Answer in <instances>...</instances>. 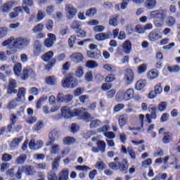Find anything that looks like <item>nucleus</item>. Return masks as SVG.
Wrapping results in <instances>:
<instances>
[{
    "mask_svg": "<svg viewBox=\"0 0 180 180\" xmlns=\"http://www.w3.org/2000/svg\"><path fill=\"white\" fill-rule=\"evenodd\" d=\"M61 115L65 119H70V117H72V116H79L82 120L84 122H91L92 120V115L88 112L84 108L78 109L75 108L73 111H71V108L68 106H63L60 109Z\"/></svg>",
    "mask_w": 180,
    "mask_h": 180,
    "instance_id": "f257e3e1",
    "label": "nucleus"
},
{
    "mask_svg": "<svg viewBox=\"0 0 180 180\" xmlns=\"http://www.w3.org/2000/svg\"><path fill=\"white\" fill-rule=\"evenodd\" d=\"M29 44H30V39L25 37H20L16 39L11 37L10 39L4 41L2 43V46H7L9 47V49H12V47H15V49H20L27 47Z\"/></svg>",
    "mask_w": 180,
    "mask_h": 180,
    "instance_id": "f03ea898",
    "label": "nucleus"
},
{
    "mask_svg": "<svg viewBox=\"0 0 180 180\" xmlns=\"http://www.w3.org/2000/svg\"><path fill=\"white\" fill-rule=\"evenodd\" d=\"M24 172L25 175H34L36 174V170L34 168L30 165H25L18 167V172L15 175L17 179H20L22 178V173Z\"/></svg>",
    "mask_w": 180,
    "mask_h": 180,
    "instance_id": "7ed1b4c3",
    "label": "nucleus"
},
{
    "mask_svg": "<svg viewBox=\"0 0 180 180\" xmlns=\"http://www.w3.org/2000/svg\"><path fill=\"white\" fill-rule=\"evenodd\" d=\"M78 85V80L72 76H67L62 80V86L63 88H75Z\"/></svg>",
    "mask_w": 180,
    "mask_h": 180,
    "instance_id": "20e7f679",
    "label": "nucleus"
},
{
    "mask_svg": "<svg viewBox=\"0 0 180 180\" xmlns=\"http://www.w3.org/2000/svg\"><path fill=\"white\" fill-rule=\"evenodd\" d=\"M150 18L153 19H155V20H165L166 16H167V11L163 9H160L157 11H151L150 13Z\"/></svg>",
    "mask_w": 180,
    "mask_h": 180,
    "instance_id": "39448f33",
    "label": "nucleus"
},
{
    "mask_svg": "<svg viewBox=\"0 0 180 180\" xmlns=\"http://www.w3.org/2000/svg\"><path fill=\"white\" fill-rule=\"evenodd\" d=\"M119 98L122 101H130L134 96V90L133 89H128L123 93H120Z\"/></svg>",
    "mask_w": 180,
    "mask_h": 180,
    "instance_id": "423d86ee",
    "label": "nucleus"
},
{
    "mask_svg": "<svg viewBox=\"0 0 180 180\" xmlns=\"http://www.w3.org/2000/svg\"><path fill=\"white\" fill-rule=\"evenodd\" d=\"M16 86H18L16 80L12 78L9 79L7 87L8 95H11V94H18V90L15 89Z\"/></svg>",
    "mask_w": 180,
    "mask_h": 180,
    "instance_id": "0eeeda50",
    "label": "nucleus"
},
{
    "mask_svg": "<svg viewBox=\"0 0 180 180\" xmlns=\"http://www.w3.org/2000/svg\"><path fill=\"white\" fill-rule=\"evenodd\" d=\"M124 79L127 85H130V84L133 83L134 79V73L131 69H126Z\"/></svg>",
    "mask_w": 180,
    "mask_h": 180,
    "instance_id": "6e6552de",
    "label": "nucleus"
},
{
    "mask_svg": "<svg viewBox=\"0 0 180 180\" xmlns=\"http://www.w3.org/2000/svg\"><path fill=\"white\" fill-rule=\"evenodd\" d=\"M65 11L67 12L66 16L68 19H72L77 15V8L71 4H67L65 6Z\"/></svg>",
    "mask_w": 180,
    "mask_h": 180,
    "instance_id": "1a4fd4ad",
    "label": "nucleus"
},
{
    "mask_svg": "<svg viewBox=\"0 0 180 180\" xmlns=\"http://www.w3.org/2000/svg\"><path fill=\"white\" fill-rule=\"evenodd\" d=\"M13 5H15V2L13 1H7L0 6V11L3 13H8V12H11V11H12Z\"/></svg>",
    "mask_w": 180,
    "mask_h": 180,
    "instance_id": "9d476101",
    "label": "nucleus"
},
{
    "mask_svg": "<svg viewBox=\"0 0 180 180\" xmlns=\"http://www.w3.org/2000/svg\"><path fill=\"white\" fill-rule=\"evenodd\" d=\"M49 38H46L44 41V45L46 47H53L54 45V42L57 40V38L56 37V34L49 33L47 34Z\"/></svg>",
    "mask_w": 180,
    "mask_h": 180,
    "instance_id": "9b49d317",
    "label": "nucleus"
},
{
    "mask_svg": "<svg viewBox=\"0 0 180 180\" xmlns=\"http://www.w3.org/2000/svg\"><path fill=\"white\" fill-rule=\"evenodd\" d=\"M20 77L22 79L25 81L29 77H31V78H34V77H36V74L34 73V71H33V70L32 69H24Z\"/></svg>",
    "mask_w": 180,
    "mask_h": 180,
    "instance_id": "f8f14e48",
    "label": "nucleus"
},
{
    "mask_svg": "<svg viewBox=\"0 0 180 180\" xmlns=\"http://www.w3.org/2000/svg\"><path fill=\"white\" fill-rule=\"evenodd\" d=\"M34 0H22V8L27 15H30L29 6H33Z\"/></svg>",
    "mask_w": 180,
    "mask_h": 180,
    "instance_id": "ddd939ff",
    "label": "nucleus"
},
{
    "mask_svg": "<svg viewBox=\"0 0 180 180\" xmlns=\"http://www.w3.org/2000/svg\"><path fill=\"white\" fill-rule=\"evenodd\" d=\"M57 137H58V132L57 130L53 129L49 134V141L46 143V146H53Z\"/></svg>",
    "mask_w": 180,
    "mask_h": 180,
    "instance_id": "4468645a",
    "label": "nucleus"
},
{
    "mask_svg": "<svg viewBox=\"0 0 180 180\" xmlns=\"http://www.w3.org/2000/svg\"><path fill=\"white\" fill-rule=\"evenodd\" d=\"M118 169L124 174H127V169H129L127 160L123 159L121 162H118Z\"/></svg>",
    "mask_w": 180,
    "mask_h": 180,
    "instance_id": "2eb2a0df",
    "label": "nucleus"
},
{
    "mask_svg": "<svg viewBox=\"0 0 180 180\" xmlns=\"http://www.w3.org/2000/svg\"><path fill=\"white\" fill-rule=\"evenodd\" d=\"M128 119L129 117L126 114L121 115L118 117V124L120 129H123L126 126Z\"/></svg>",
    "mask_w": 180,
    "mask_h": 180,
    "instance_id": "dca6fc26",
    "label": "nucleus"
},
{
    "mask_svg": "<svg viewBox=\"0 0 180 180\" xmlns=\"http://www.w3.org/2000/svg\"><path fill=\"white\" fill-rule=\"evenodd\" d=\"M70 58L73 63H81L84 60V56L81 53H75L70 56Z\"/></svg>",
    "mask_w": 180,
    "mask_h": 180,
    "instance_id": "f3484780",
    "label": "nucleus"
},
{
    "mask_svg": "<svg viewBox=\"0 0 180 180\" xmlns=\"http://www.w3.org/2000/svg\"><path fill=\"white\" fill-rule=\"evenodd\" d=\"M87 56L89 58H92V59H94V60H98V58H99L101 56V51H99L98 49L96 51H89L87 52Z\"/></svg>",
    "mask_w": 180,
    "mask_h": 180,
    "instance_id": "a211bd4d",
    "label": "nucleus"
},
{
    "mask_svg": "<svg viewBox=\"0 0 180 180\" xmlns=\"http://www.w3.org/2000/svg\"><path fill=\"white\" fill-rule=\"evenodd\" d=\"M61 160V157H56L51 165L52 168V172H57V170L58 169V167H60V161Z\"/></svg>",
    "mask_w": 180,
    "mask_h": 180,
    "instance_id": "6ab92c4d",
    "label": "nucleus"
},
{
    "mask_svg": "<svg viewBox=\"0 0 180 180\" xmlns=\"http://www.w3.org/2000/svg\"><path fill=\"white\" fill-rule=\"evenodd\" d=\"M69 172L68 169H63L58 174V180H68Z\"/></svg>",
    "mask_w": 180,
    "mask_h": 180,
    "instance_id": "aec40b11",
    "label": "nucleus"
},
{
    "mask_svg": "<svg viewBox=\"0 0 180 180\" xmlns=\"http://www.w3.org/2000/svg\"><path fill=\"white\" fill-rule=\"evenodd\" d=\"M25 95H26V90L25 88H20L17 94V98H15L16 102H22V99L25 98Z\"/></svg>",
    "mask_w": 180,
    "mask_h": 180,
    "instance_id": "412c9836",
    "label": "nucleus"
},
{
    "mask_svg": "<svg viewBox=\"0 0 180 180\" xmlns=\"http://www.w3.org/2000/svg\"><path fill=\"white\" fill-rule=\"evenodd\" d=\"M157 6V0H146L144 3V6L146 9H154Z\"/></svg>",
    "mask_w": 180,
    "mask_h": 180,
    "instance_id": "4be33fe9",
    "label": "nucleus"
},
{
    "mask_svg": "<svg viewBox=\"0 0 180 180\" xmlns=\"http://www.w3.org/2000/svg\"><path fill=\"white\" fill-rule=\"evenodd\" d=\"M22 141H23V138L14 139L10 144V147H11V150H16V148H18V147H19V143H22Z\"/></svg>",
    "mask_w": 180,
    "mask_h": 180,
    "instance_id": "5701e85b",
    "label": "nucleus"
},
{
    "mask_svg": "<svg viewBox=\"0 0 180 180\" xmlns=\"http://www.w3.org/2000/svg\"><path fill=\"white\" fill-rule=\"evenodd\" d=\"M123 51L127 54H130L131 51V42L129 40H126L122 45Z\"/></svg>",
    "mask_w": 180,
    "mask_h": 180,
    "instance_id": "b1692460",
    "label": "nucleus"
},
{
    "mask_svg": "<svg viewBox=\"0 0 180 180\" xmlns=\"http://www.w3.org/2000/svg\"><path fill=\"white\" fill-rule=\"evenodd\" d=\"M148 37L150 41H156V40L161 39V35L156 30H153L149 34Z\"/></svg>",
    "mask_w": 180,
    "mask_h": 180,
    "instance_id": "393cba45",
    "label": "nucleus"
},
{
    "mask_svg": "<svg viewBox=\"0 0 180 180\" xmlns=\"http://www.w3.org/2000/svg\"><path fill=\"white\" fill-rule=\"evenodd\" d=\"M41 53V44H40V41H35L34 56H35V57H37L40 56Z\"/></svg>",
    "mask_w": 180,
    "mask_h": 180,
    "instance_id": "a878e982",
    "label": "nucleus"
},
{
    "mask_svg": "<svg viewBox=\"0 0 180 180\" xmlns=\"http://www.w3.org/2000/svg\"><path fill=\"white\" fill-rule=\"evenodd\" d=\"M146 85H147V81L141 79L137 81L135 88L136 91H141V89L146 88Z\"/></svg>",
    "mask_w": 180,
    "mask_h": 180,
    "instance_id": "bb28decb",
    "label": "nucleus"
},
{
    "mask_svg": "<svg viewBox=\"0 0 180 180\" xmlns=\"http://www.w3.org/2000/svg\"><path fill=\"white\" fill-rule=\"evenodd\" d=\"M27 159V156L25 154H21L20 156L16 158L15 164L17 165H22V164H25Z\"/></svg>",
    "mask_w": 180,
    "mask_h": 180,
    "instance_id": "cd10ccee",
    "label": "nucleus"
},
{
    "mask_svg": "<svg viewBox=\"0 0 180 180\" xmlns=\"http://www.w3.org/2000/svg\"><path fill=\"white\" fill-rule=\"evenodd\" d=\"M54 56V53L51 51H49L46 53H45L42 56H41V60L43 61H45L46 63H48V61H50L51 58H53Z\"/></svg>",
    "mask_w": 180,
    "mask_h": 180,
    "instance_id": "c85d7f7f",
    "label": "nucleus"
},
{
    "mask_svg": "<svg viewBox=\"0 0 180 180\" xmlns=\"http://www.w3.org/2000/svg\"><path fill=\"white\" fill-rule=\"evenodd\" d=\"M103 68L108 72H111V74H114L116 72V66L109 63L103 65Z\"/></svg>",
    "mask_w": 180,
    "mask_h": 180,
    "instance_id": "c756f323",
    "label": "nucleus"
},
{
    "mask_svg": "<svg viewBox=\"0 0 180 180\" xmlns=\"http://www.w3.org/2000/svg\"><path fill=\"white\" fill-rule=\"evenodd\" d=\"M147 77L150 81L155 79L156 78H158V72L154 70H151L148 72Z\"/></svg>",
    "mask_w": 180,
    "mask_h": 180,
    "instance_id": "7c9ffc66",
    "label": "nucleus"
},
{
    "mask_svg": "<svg viewBox=\"0 0 180 180\" xmlns=\"http://www.w3.org/2000/svg\"><path fill=\"white\" fill-rule=\"evenodd\" d=\"M97 147L98 148V150L101 153H105L106 150V143L103 141H98L97 143Z\"/></svg>",
    "mask_w": 180,
    "mask_h": 180,
    "instance_id": "2f4dec72",
    "label": "nucleus"
},
{
    "mask_svg": "<svg viewBox=\"0 0 180 180\" xmlns=\"http://www.w3.org/2000/svg\"><path fill=\"white\" fill-rule=\"evenodd\" d=\"M118 18H119L118 15H114L110 17L109 20V23L110 26H114V27L117 26V24L119 23V21L117 20Z\"/></svg>",
    "mask_w": 180,
    "mask_h": 180,
    "instance_id": "473e14b6",
    "label": "nucleus"
},
{
    "mask_svg": "<svg viewBox=\"0 0 180 180\" xmlns=\"http://www.w3.org/2000/svg\"><path fill=\"white\" fill-rule=\"evenodd\" d=\"M75 75L77 78H81L84 77V67L79 66L77 68L75 72Z\"/></svg>",
    "mask_w": 180,
    "mask_h": 180,
    "instance_id": "72a5a7b5",
    "label": "nucleus"
},
{
    "mask_svg": "<svg viewBox=\"0 0 180 180\" xmlns=\"http://www.w3.org/2000/svg\"><path fill=\"white\" fill-rule=\"evenodd\" d=\"M175 23H176V20H175V18L172 16L167 17L166 20L167 26H168L169 27H172V26H174Z\"/></svg>",
    "mask_w": 180,
    "mask_h": 180,
    "instance_id": "f704fd0d",
    "label": "nucleus"
},
{
    "mask_svg": "<svg viewBox=\"0 0 180 180\" xmlns=\"http://www.w3.org/2000/svg\"><path fill=\"white\" fill-rule=\"evenodd\" d=\"M95 39L98 41H103L104 40H108V37H106L105 32H101L99 34H96L95 35Z\"/></svg>",
    "mask_w": 180,
    "mask_h": 180,
    "instance_id": "c9c22d12",
    "label": "nucleus"
},
{
    "mask_svg": "<svg viewBox=\"0 0 180 180\" xmlns=\"http://www.w3.org/2000/svg\"><path fill=\"white\" fill-rule=\"evenodd\" d=\"M46 83L48 84V85H56L57 84V79H56V77L54 76H50L45 79Z\"/></svg>",
    "mask_w": 180,
    "mask_h": 180,
    "instance_id": "e433bc0d",
    "label": "nucleus"
},
{
    "mask_svg": "<svg viewBox=\"0 0 180 180\" xmlns=\"http://www.w3.org/2000/svg\"><path fill=\"white\" fill-rule=\"evenodd\" d=\"M57 64V58H52L50 62L45 66V70L50 71L53 67Z\"/></svg>",
    "mask_w": 180,
    "mask_h": 180,
    "instance_id": "4c0bfd02",
    "label": "nucleus"
},
{
    "mask_svg": "<svg viewBox=\"0 0 180 180\" xmlns=\"http://www.w3.org/2000/svg\"><path fill=\"white\" fill-rule=\"evenodd\" d=\"M13 71L15 75H20V73L22 72V64L19 63H16L13 67Z\"/></svg>",
    "mask_w": 180,
    "mask_h": 180,
    "instance_id": "58836bf2",
    "label": "nucleus"
},
{
    "mask_svg": "<svg viewBox=\"0 0 180 180\" xmlns=\"http://www.w3.org/2000/svg\"><path fill=\"white\" fill-rule=\"evenodd\" d=\"M102 124V122L99 120H94L91 122L89 127L90 129H96V127H99Z\"/></svg>",
    "mask_w": 180,
    "mask_h": 180,
    "instance_id": "ea45409f",
    "label": "nucleus"
},
{
    "mask_svg": "<svg viewBox=\"0 0 180 180\" xmlns=\"http://www.w3.org/2000/svg\"><path fill=\"white\" fill-rule=\"evenodd\" d=\"M74 143H75V139L73 137L68 136L63 139V143L65 146H71V144H74Z\"/></svg>",
    "mask_w": 180,
    "mask_h": 180,
    "instance_id": "a19ab883",
    "label": "nucleus"
},
{
    "mask_svg": "<svg viewBox=\"0 0 180 180\" xmlns=\"http://www.w3.org/2000/svg\"><path fill=\"white\" fill-rule=\"evenodd\" d=\"M70 27L71 29H73V30H78L81 29V21L74 20L72 22Z\"/></svg>",
    "mask_w": 180,
    "mask_h": 180,
    "instance_id": "79ce46f5",
    "label": "nucleus"
},
{
    "mask_svg": "<svg viewBox=\"0 0 180 180\" xmlns=\"http://www.w3.org/2000/svg\"><path fill=\"white\" fill-rule=\"evenodd\" d=\"M86 67L87 68H90L92 70V69L96 68V67H98V63L95 60H88L86 63Z\"/></svg>",
    "mask_w": 180,
    "mask_h": 180,
    "instance_id": "37998d69",
    "label": "nucleus"
},
{
    "mask_svg": "<svg viewBox=\"0 0 180 180\" xmlns=\"http://www.w3.org/2000/svg\"><path fill=\"white\" fill-rule=\"evenodd\" d=\"M43 126H44V122L41 120L38 121L34 126V131H39L41 130V129H43Z\"/></svg>",
    "mask_w": 180,
    "mask_h": 180,
    "instance_id": "c03bdc74",
    "label": "nucleus"
},
{
    "mask_svg": "<svg viewBox=\"0 0 180 180\" xmlns=\"http://www.w3.org/2000/svg\"><path fill=\"white\" fill-rule=\"evenodd\" d=\"M171 140H172V136L169 134V132L165 133V136L162 139L163 143L165 144H168Z\"/></svg>",
    "mask_w": 180,
    "mask_h": 180,
    "instance_id": "a18cd8bd",
    "label": "nucleus"
},
{
    "mask_svg": "<svg viewBox=\"0 0 180 180\" xmlns=\"http://www.w3.org/2000/svg\"><path fill=\"white\" fill-rule=\"evenodd\" d=\"M48 180H58V177L57 176V174L56 172H49L47 174Z\"/></svg>",
    "mask_w": 180,
    "mask_h": 180,
    "instance_id": "49530a36",
    "label": "nucleus"
},
{
    "mask_svg": "<svg viewBox=\"0 0 180 180\" xmlns=\"http://www.w3.org/2000/svg\"><path fill=\"white\" fill-rule=\"evenodd\" d=\"M44 29V25L39 23L32 30L33 33H39V32H41Z\"/></svg>",
    "mask_w": 180,
    "mask_h": 180,
    "instance_id": "de8ad7c7",
    "label": "nucleus"
},
{
    "mask_svg": "<svg viewBox=\"0 0 180 180\" xmlns=\"http://www.w3.org/2000/svg\"><path fill=\"white\" fill-rule=\"evenodd\" d=\"M97 11L98 10L95 7L89 8L86 12V16H89V17L94 16V15H96Z\"/></svg>",
    "mask_w": 180,
    "mask_h": 180,
    "instance_id": "09e8293b",
    "label": "nucleus"
},
{
    "mask_svg": "<svg viewBox=\"0 0 180 180\" xmlns=\"http://www.w3.org/2000/svg\"><path fill=\"white\" fill-rule=\"evenodd\" d=\"M76 169H77V171H82L83 172H86L88 171H91V167L86 165H77L76 166Z\"/></svg>",
    "mask_w": 180,
    "mask_h": 180,
    "instance_id": "8fccbe9b",
    "label": "nucleus"
},
{
    "mask_svg": "<svg viewBox=\"0 0 180 180\" xmlns=\"http://www.w3.org/2000/svg\"><path fill=\"white\" fill-rule=\"evenodd\" d=\"M54 25V22H53V20H48L45 24L46 28L49 32H53V26Z\"/></svg>",
    "mask_w": 180,
    "mask_h": 180,
    "instance_id": "3c124183",
    "label": "nucleus"
},
{
    "mask_svg": "<svg viewBox=\"0 0 180 180\" xmlns=\"http://www.w3.org/2000/svg\"><path fill=\"white\" fill-rule=\"evenodd\" d=\"M60 145H57V144H52V146L51 148V154H57V153H58V151H60Z\"/></svg>",
    "mask_w": 180,
    "mask_h": 180,
    "instance_id": "603ef678",
    "label": "nucleus"
},
{
    "mask_svg": "<svg viewBox=\"0 0 180 180\" xmlns=\"http://www.w3.org/2000/svg\"><path fill=\"white\" fill-rule=\"evenodd\" d=\"M127 151H128V154L131 157V160H136V152L134 151V150H133V148L128 147Z\"/></svg>",
    "mask_w": 180,
    "mask_h": 180,
    "instance_id": "864d4df0",
    "label": "nucleus"
},
{
    "mask_svg": "<svg viewBox=\"0 0 180 180\" xmlns=\"http://www.w3.org/2000/svg\"><path fill=\"white\" fill-rule=\"evenodd\" d=\"M44 101H47V96H43L42 97L39 98L37 103V108L40 109L41 108V104Z\"/></svg>",
    "mask_w": 180,
    "mask_h": 180,
    "instance_id": "5fc2aeb1",
    "label": "nucleus"
},
{
    "mask_svg": "<svg viewBox=\"0 0 180 180\" xmlns=\"http://www.w3.org/2000/svg\"><path fill=\"white\" fill-rule=\"evenodd\" d=\"M95 168L103 171L106 168V165L103 162H97L95 165Z\"/></svg>",
    "mask_w": 180,
    "mask_h": 180,
    "instance_id": "6e6d98bb",
    "label": "nucleus"
},
{
    "mask_svg": "<svg viewBox=\"0 0 180 180\" xmlns=\"http://www.w3.org/2000/svg\"><path fill=\"white\" fill-rule=\"evenodd\" d=\"M165 109H167V102L163 101L160 103L158 107V110H159V112H164Z\"/></svg>",
    "mask_w": 180,
    "mask_h": 180,
    "instance_id": "4d7b16f0",
    "label": "nucleus"
},
{
    "mask_svg": "<svg viewBox=\"0 0 180 180\" xmlns=\"http://www.w3.org/2000/svg\"><path fill=\"white\" fill-rule=\"evenodd\" d=\"M95 134H96V131H88L84 134V138L88 140V139H91V136H95Z\"/></svg>",
    "mask_w": 180,
    "mask_h": 180,
    "instance_id": "13d9d810",
    "label": "nucleus"
},
{
    "mask_svg": "<svg viewBox=\"0 0 180 180\" xmlns=\"http://www.w3.org/2000/svg\"><path fill=\"white\" fill-rule=\"evenodd\" d=\"M75 40H77V37L75 36L72 35L68 39V44L70 47V49H72L74 47V44H75Z\"/></svg>",
    "mask_w": 180,
    "mask_h": 180,
    "instance_id": "bf43d9fd",
    "label": "nucleus"
},
{
    "mask_svg": "<svg viewBox=\"0 0 180 180\" xmlns=\"http://www.w3.org/2000/svg\"><path fill=\"white\" fill-rule=\"evenodd\" d=\"M145 71H147V65L142 64L138 67V74H143Z\"/></svg>",
    "mask_w": 180,
    "mask_h": 180,
    "instance_id": "052dcab7",
    "label": "nucleus"
},
{
    "mask_svg": "<svg viewBox=\"0 0 180 180\" xmlns=\"http://www.w3.org/2000/svg\"><path fill=\"white\" fill-rule=\"evenodd\" d=\"M79 130V125L75 123H72L70 126V131L72 133H77Z\"/></svg>",
    "mask_w": 180,
    "mask_h": 180,
    "instance_id": "680f3d73",
    "label": "nucleus"
},
{
    "mask_svg": "<svg viewBox=\"0 0 180 180\" xmlns=\"http://www.w3.org/2000/svg\"><path fill=\"white\" fill-rule=\"evenodd\" d=\"M6 34H8V28L0 27V39H3Z\"/></svg>",
    "mask_w": 180,
    "mask_h": 180,
    "instance_id": "e2e57ef3",
    "label": "nucleus"
},
{
    "mask_svg": "<svg viewBox=\"0 0 180 180\" xmlns=\"http://www.w3.org/2000/svg\"><path fill=\"white\" fill-rule=\"evenodd\" d=\"M153 23L155 27H162L164 26V20H155Z\"/></svg>",
    "mask_w": 180,
    "mask_h": 180,
    "instance_id": "0e129e2a",
    "label": "nucleus"
},
{
    "mask_svg": "<svg viewBox=\"0 0 180 180\" xmlns=\"http://www.w3.org/2000/svg\"><path fill=\"white\" fill-rule=\"evenodd\" d=\"M115 79H116V78L115 77V75L114 74H110L108 75L105 77V82H113V81H115Z\"/></svg>",
    "mask_w": 180,
    "mask_h": 180,
    "instance_id": "69168bd1",
    "label": "nucleus"
},
{
    "mask_svg": "<svg viewBox=\"0 0 180 180\" xmlns=\"http://www.w3.org/2000/svg\"><path fill=\"white\" fill-rule=\"evenodd\" d=\"M162 92V87L161 86V83H159L155 86V94L160 95Z\"/></svg>",
    "mask_w": 180,
    "mask_h": 180,
    "instance_id": "338daca9",
    "label": "nucleus"
},
{
    "mask_svg": "<svg viewBox=\"0 0 180 180\" xmlns=\"http://www.w3.org/2000/svg\"><path fill=\"white\" fill-rule=\"evenodd\" d=\"M11 160H12V156L8 153H4L2 155V161H4V162H8L9 161H11Z\"/></svg>",
    "mask_w": 180,
    "mask_h": 180,
    "instance_id": "774afa93",
    "label": "nucleus"
}]
</instances>
